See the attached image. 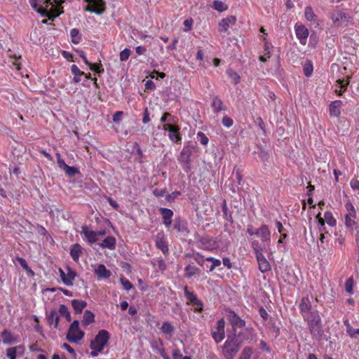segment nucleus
Returning a JSON list of instances; mask_svg holds the SVG:
<instances>
[{"mask_svg":"<svg viewBox=\"0 0 359 359\" xmlns=\"http://www.w3.org/2000/svg\"><path fill=\"white\" fill-rule=\"evenodd\" d=\"M304 320L307 322L309 329L313 339L320 340L323 336L321 318L317 310H313L311 313H306L302 316Z\"/></svg>","mask_w":359,"mask_h":359,"instance_id":"f257e3e1","label":"nucleus"},{"mask_svg":"<svg viewBox=\"0 0 359 359\" xmlns=\"http://www.w3.org/2000/svg\"><path fill=\"white\" fill-rule=\"evenodd\" d=\"M241 347V344L236 337V334H229L222 346V354L225 359H233Z\"/></svg>","mask_w":359,"mask_h":359,"instance_id":"f03ea898","label":"nucleus"},{"mask_svg":"<svg viewBox=\"0 0 359 359\" xmlns=\"http://www.w3.org/2000/svg\"><path fill=\"white\" fill-rule=\"evenodd\" d=\"M109 338L110 334L107 330H100L94 339H93L90 342V348L92 350L90 352V356H97L98 354L103 351L104 346L107 344Z\"/></svg>","mask_w":359,"mask_h":359,"instance_id":"7ed1b4c3","label":"nucleus"},{"mask_svg":"<svg viewBox=\"0 0 359 359\" xmlns=\"http://www.w3.org/2000/svg\"><path fill=\"white\" fill-rule=\"evenodd\" d=\"M29 2L34 10L41 14L42 17H47L48 20H53L60 15V13L50 14L47 11L49 6H53V2H50L48 0H29Z\"/></svg>","mask_w":359,"mask_h":359,"instance_id":"20e7f679","label":"nucleus"},{"mask_svg":"<svg viewBox=\"0 0 359 359\" xmlns=\"http://www.w3.org/2000/svg\"><path fill=\"white\" fill-rule=\"evenodd\" d=\"M85 335V332L81 330L79 322L77 320H74L68 330L66 335V339L70 343H79Z\"/></svg>","mask_w":359,"mask_h":359,"instance_id":"39448f33","label":"nucleus"},{"mask_svg":"<svg viewBox=\"0 0 359 359\" xmlns=\"http://www.w3.org/2000/svg\"><path fill=\"white\" fill-rule=\"evenodd\" d=\"M83 1L88 4L84 8L85 11L97 15H102L105 11L106 5L104 0H83Z\"/></svg>","mask_w":359,"mask_h":359,"instance_id":"423d86ee","label":"nucleus"},{"mask_svg":"<svg viewBox=\"0 0 359 359\" xmlns=\"http://www.w3.org/2000/svg\"><path fill=\"white\" fill-rule=\"evenodd\" d=\"M163 130L168 131V137L172 142L175 144L181 143L182 137L180 132V128L177 125L167 123L163 124Z\"/></svg>","mask_w":359,"mask_h":359,"instance_id":"0eeeda50","label":"nucleus"},{"mask_svg":"<svg viewBox=\"0 0 359 359\" xmlns=\"http://www.w3.org/2000/svg\"><path fill=\"white\" fill-rule=\"evenodd\" d=\"M196 245L198 249L206 251H213L218 247L215 239L208 236L201 237L198 239L196 242Z\"/></svg>","mask_w":359,"mask_h":359,"instance_id":"6e6552de","label":"nucleus"},{"mask_svg":"<svg viewBox=\"0 0 359 359\" xmlns=\"http://www.w3.org/2000/svg\"><path fill=\"white\" fill-rule=\"evenodd\" d=\"M212 337L216 344L220 343L225 337V320L220 318L217 320L216 326L211 332Z\"/></svg>","mask_w":359,"mask_h":359,"instance_id":"1a4fd4ad","label":"nucleus"},{"mask_svg":"<svg viewBox=\"0 0 359 359\" xmlns=\"http://www.w3.org/2000/svg\"><path fill=\"white\" fill-rule=\"evenodd\" d=\"M226 317L232 327L233 333H236L237 328H243L245 326V321L233 310L226 311Z\"/></svg>","mask_w":359,"mask_h":359,"instance_id":"9d476101","label":"nucleus"},{"mask_svg":"<svg viewBox=\"0 0 359 359\" xmlns=\"http://www.w3.org/2000/svg\"><path fill=\"white\" fill-rule=\"evenodd\" d=\"M295 34L302 45H306L309 34V29L302 24L296 23L294 26Z\"/></svg>","mask_w":359,"mask_h":359,"instance_id":"9b49d317","label":"nucleus"},{"mask_svg":"<svg viewBox=\"0 0 359 359\" xmlns=\"http://www.w3.org/2000/svg\"><path fill=\"white\" fill-rule=\"evenodd\" d=\"M191 154L190 149L184 147L178 157L179 162L183 165V168L186 171L189 170Z\"/></svg>","mask_w":359,"mask_h":359,"instance_id":"f8f14e48","label":"nucleus"},{"mask_svg":"<svg viewBox=\"0 0 359 359\" xmlns=\"http://www.w3.org/2000/svg\"><path fill=\"white\" fill-rule=\"evenodd\" d=\"M156 247L159 249L164 255H168L169 252L168 245L167 243L164 233L163 231L158 232L156 236L155 239Z\"/></svg>","mask_w":359,"mask_h":359,"instance_id":"ddd939ff","label":"nucleus"},{"mask_svg":"<svg viewBox=\"0 0 359 359\" xmlns=\"http://www.w3.org/2000/svg\"><path fill=\"white\" fill-rule=\"evenodd\" d=\"M331 20L334 25L339 27L343 22H348L350 16L341 11H337L331 14Z\"/></svg>","mask_w":359,"mask_h":359,"instance_id":"4468645a","label":"nucleus"},{"mask_svg":"<svg viewBox=\"0 0 359 359\" xmlns=\"http://www.w3.org/2000/svg\"><path fill=\"white\" fill-rule=\"evenodd\" d=\"M59 272L63 283L67 286H72L73 285V280L76 277V273L69 268H68L67 273H65L62 269H60Z\"/></svg>","mask_w":359,"mask_h":359,"instance_id":"2eb2a0df","label":"nucleus"},{"mask_svg":"<svg viewBox=\"0 0 359 359\" xmlns=\"http://www.w3.org/2000/svg\"><path fill=\"white\" fill-rule=\"evenodd\" d=\"M160 212L162 215L163 223L166 228H170L172 224V217L173 216L172 210L168 208H160Z\"/></svg>","mask_w":359,"mask_h":359,"instance_id":"dca6fc26","label":"nucleus"},{"mask_svg":"<svg viewBox=\"0 0 359 359\" xmlns=\"http://www.w3.org/2000/svg\"><path fill=\"white\" fill-rule=\"evenodd\" d=\"M81 233L85 236L87 241L91 244L95 243L98 241L96 231L89 229L87 226H83L81 227Z\"/></svg>","mask_w":359,"mask_h":359,"instance_id":"f3484780","label":"nucleus"},{"mask_svg":"<svg viewBox=\"0 0 359 359\" xmlns=\"http://www.w3.org/2000/svg\"><path fill=\"white\" fill-rule=\"evenodd\" d=\"M257 260L258 262L259 269L262 273H266L271 270V264L263 254H258Z\"/></svg>","mask_w":359,"mask_h":359,"instance_id":"a211bd4d","label":"nucleus"},{"mask_svg":"<svg viewBox=\"0 0 359 359\" xmlns=\"http://www.w3.org/2000/svg\"><path fill=\"white\" fill-rule=\"evenodd\" d=\"M312 296H311V298L309 297V294H307L306 297H304L301 302L299 304V309L302 312V315L304 316L306 313H311L313 311V309H311V299H312Z\"/></svg>","mask_w":359,"mask_h":359,"instance_id":"6ab92c4d","label":"nucleus"},{"mask_svg":"<svg viewBox=\"0 0 359 359\" xmlns=\"http://www.w3.org/2000/svg\"><path fill=\"white\" fill-rule=\"evenodd\" d=\"M342 102L341 100H334L330 104L329 111L331 116L339 117L341 115V109Z\"/></svg>","mask_w":359,"mask_h":359,"instance_id":"aec40b11","label":"nucleus"},{"mask_svg":"<svg viewBox=\"0 0 359 359\" xmlns=\"http://www.w3.org/2000/svg\"><path fill=\"white\" fill-rule=\"evenodd\" d=\"M236 19L234 16H231L229 18H223L219 23L218 25V31L220 33H224L228 31L229 28V25L231 23H235Z\"/></svg>","mask_w":359,"mask_h":359,"instance_id":"412c9836","label":"nucleus"},{"mask_svg":"<svg viewBox=\"0 0 359 359\" xmlns=\"http://www.w3.org/2000/svg\"><path fill=\"white\" fill-rule=\"evenodd\" d=\"M256 236L259 237L263 242L270 241L271 233L268 226L265 224L255 231Z\"/></svg>","mask_w":359,"mask_h":359,"instance_id":"4be33fe9","label":"nucleus"},{"mask_svg":"<svg viewBox=\"0 0 359 359\" xmlns=\"http://www.w3.org/2000/svg\"><path fill=\"white\" fill-rule=\"evenodd\" d=\"M95 273L97 276L98 278H108L111 275V271L102 264L97 266L95 269Z\"/></svg>","mask_w":359,"mask_h":359,"instance_id":"5701e85b","label":"nucleus"},{"mask_svg":"<svg viewBox=\"0 0 359 359\" xmlns=\"http://www.w3.org/2000/svg\"><path fill=\"white\" fill-rule=\"evenodd\" d=\"M71 304L76 314L81 313L83 310L87 306V302L80 299H72Z\"/></svg>","mask_w":359,"mask_h":359,"instance_id":"b1692460","label":"nucleus"},{"mask_svg":"<svg viewBox=\"0 0 359 359\" xmlns=\"http://www.w3.org/2000/svg\"><path fill=\"white\" fill-rule=\"evenodd\" d=\"M211 106L213 111L216 113L226 109V107L222 100L218 96L213 97Z\"/></svg>","mask_w":359,"mask_h":359,"instance_id":"393cba45","label":"nucleus"},{"mask_svg":"<svg viewBox=\"0 0 359 359\" xmlns=\"http://www.w3.org/2000/svg\"><path fill=\"white\" fill-rule=\"evenodd\" d=\"M116 241L114 237L107 236L100 244L102 248H107L109 250H114L116 248Z\"/></svg>","mask_w":359,"mask_h":359,"instance_id":"a878e982","label":"nucleus"},{"mask_svg":"<svg viewBox=\"0 0 359 359\" xmlns=\"http://www.w3.org/2000/svg\"><path fill=\"white\" fill-rule=\"evenodd\" d=\"M82 252V247L79 243H75L70 248V255L74 262H78Z\"/></svg>","mask_w":359,"mask_h":359,"instance_id":"bb28decb","label":"nucleus"},{"mask_svg":"<svg viewBox=\"0 0 359 359\" xmlns=\"http://www.w3.org/2000/svg\"><path fill=\"white\" fill-rule=\"evenodd\" d=\"M1 338L4 344H11L16 342L17 339L8 330H5L1 332Z\"/></svg>","mask_w":359,"mask_h":359,"instance_id":"cd10ccee","label":"nucleus"},{"mask_svg":"<svg viewBox=\"0 0 359 359\" xmlns=\"http://www.w3.org/2000/svg\"><path fill=\"white\" fill-rule=\"evenodd\" d=\"M95 321V315L89 310L84 311L82 320V324L84 327H87Z\"/></svg>","mask_w":359,"mask_h":359,"instance_id":"c85d7f7f","label":"nucleus"},{"mask_svg":"<svg viewBox=\"0 0 359 359\" xmlns=\"http://www.w3.org/2000/svg\"><path fill=\"white\" fill-rule=\"evenodd\" d=\"M355 217H345L344 224L351 233H353L354 230H358L359 228L358 224L355 222Z\"/></svg>","mask_w":359,"mask_h":359,"instance_id":"c756f323","label":"nucleus"},{"mask_svg":"<svg viewBox=\"0 0 359 359\" xmlns=\"http://www.w3.org/2000/svg\"><path fill=\"white\" fill-rule=\"evenodd\" d=\"M199 272V269L194 264H189L184 268V276L191 278Z\"/></svg>","mask_w":359,"mask_h":359,"instance_id":"7c9ffc66","label":"nucleus"},{"mask_svg":"<svg viewBox=\"0 0 359 359\" xmlns=\"http://www.w3.org/2000/svg\"><path fill=\"white\" fill-rule=\"evenodd\" d=\"M48 321L50 325H53L54 328L57 329L59 324V316L55 310H52L48 316Z\"/></svg>","mask_w":359,"mask_h":359,"instance_id":"2f4dec72","label":"nucleus"},{"mask_svg":"<svg viewBox=\"0 0 359 359\" xmlns=\"http://www.w3.org/2000/svg\"><path fill=\"white\" fill-rule=\"evenodd\" d=\"M222 210L224 218L230 222H233L232 212L229 210L225 200L222 203Z\"/></svg>","mask_w":359,"mask_h":359,"instance_id":"473e14b6","label":"nucleus"},{"mask_svg":"<svg viewBox=\"0 0 359 359\" xmlns=\"http://www.w3.org/2000/svg\"><path fill=\"white\" fill-rule=\"evenodd\" d=\"M345 208H346V210L345 217L356 218V215H357L356 210H355L353 205L350 201H348L345 204Z\"/></svg>","mask_w":359,"mask_h":359,"instance_id":"72a5a7b5","label":"nucleus"},{"mask_svg":"<svg viewBox=\"0 0 359 359\" xmlns=\"http://www.w3.org/2000/svg\"><path fill=\"white\" fill-rule=\"evenodd\" d=\"M58 312L61 316L65 318L67 322H70L72 320L70 312L69 311L68 308L65 305L61 304L59 307Z\"/></svg>","mask_w":359,"mask_h":359,"instance_id":"f704fd0d","label":"nucleus"},{"mask_svg":"<svg viewBox=\"0 0 359 359\" xmlns=\"http://www.w3.org/2000/svg\"><path fill=\"white\" fill-rule=\"evenodd\" d=\"M280 27L283 31H285V33L290 31L289 16L285 14L282 16Z\"/></svg>","mask_w":359,"mask_h":359,"instance_id":"c9c22d12","label":"nucleus"},{"mask_svg":"<svg viewBox=\"0 0 359 359\" xmlns=\"http://www.w3.org/2000/svg\"><path fill=\"white\" fill-rule=\"evenodd\" d=\"M212 7L215 10L219 11V12H223L228 9V6L226 4H225L224 3H223L222 1H219V0H215L212 2Z\"/></svg>","mask_w":359,"mask_h":359,"instance_id":"e433bc0d","label":"nucleus"},{"mask_svg":"<svg viewBox=\"0 0 359 359\" xmlns=\"http://www.w3.org/2000/svg\"><path fill=\"white\" fill-rule=\"evenodd\" d=\"M226 74H227L228 76L232 80V82L235 85L238 84L240 82L241 76L234 70L229 69L226 71Z\"/></svg>","mask_w":359,"mask_h":359,"instance_id":"4c0bfd02","label":"nucleus"},{"mask_svg":"<svg viewBox=\"0 0 359 359\" xmlns=\"http://www.w3.org/2000/svg\"><path fill=\"white\" fill-rule=\"evenodd\" d=\"M303 70L306 76L309 77L311 76L313 67L311 61L306 60L303 65Z\"/></svg>","mask_w":359,"mask_h":359,"instance_id":"58836bf2","label":"nucleus"},{"mask_svg":"<svg viewBox=\"0 0 359 359\" xmlns=\"http://www.w3.org/2000/svg\"><path fill=\"white\" fill-rule=\"evenodd\" d=\"M70 36L72 38V42L75 44L79 43L81 41V35L78 29L74 28L70 30Z\"/></svg>","mask_w":359,"mask_h":359,"instance_id":"ea45409f","label":"nucleus"},{"mask_svg":"<svg viewBox=\"0 0 359 359\" xmlns=\"http://www.w3.org/2000/svg\"><path fill=\"white\" fill-rule=\"evenodd\" d=\"M252 353V348L246 346L243 349L238 359H250Z\"/></svg>","mask_w":359,"mask_h":359,"instance_id":"a19ab883","label":"nucleus"},{"mask_svg":"<svg viewBox=\"0 0 359 359\" xmlns=\"http://www.w3.org/2000/svg\"><path fill=\"white\" fill-rule=\"evenodd\" d=\"M205 260L212 262L211 266L209 267V271L210 272L213 271L216 267H218L221 265V261L212 257H206Z\"/></svg>","mask_w":359,"mask_h":359,"instance_id":"79ce46f5","label":"nucleus"},{"mask_svg":"<svg viewBox=\"0 0 359 359\" xmlns=\"http://www.w3.org/2000/svg\"><path fill=\"white\" fill-rule=\"evenodd\" d=\"M161 331L166 334H171L174 332V327L168 322H164L161 328Z\"/></svg>","mask_w":359,"mask_h":359,"instance_id":"37998d69","label":"nucleus"},{"mask_svg":"<svg viewBox=\"0 0 359 359\" xmlns=\"http://www.w3.org/2000/svg\"><path fill=\"white\" fill-rule=\"evenodd\" d=\"M324 217L326 223L330 226H334L337 224L336 219L334 218L332 213L330 212H325Z\"/></svg>","mask_w":359,"mask_h":359,"instance_id":"c03bdc74","label":"nucleus"},{"mask_svg":"<svg viewBox=\"0 0 359 359\" xmlns=\"http://www.w3.org/2000/svg\"><path fill=\"white\" fill-rule=\"evenodd\" d=\"M160 121L161 123H164V124L166 123L165 122H168L169 123H175L177 122L175 118L168 112L163 113Z\"/></svg>","mask_w":359,"mask_h":359,"instance_id":"a18cd8bd","label":"nucleus"},{"mask_svg":"<svg viewBox=\"0 0 359 359\" xmlns=\"http://www.w3.org/2000/svg\"><path fill=\"white\" fill-rule=\"evenodd\" d=\"M184 296L189 301L187 302V304H190L191 302H193L194 301H196L198 299L196 295H195L194 294V292L189 291L187 286H185L184 287Z\"/></svg>","mask_w":359,"mask_h":359,"instance_id":"49530a36","label":"nucleus"},{"mask_svg":"<svg viewBox=\"0 0 359 359\" xmlns=\"http://www.w3.org/2000/svg\"><path fill=\"white\" fill-rule=\"evenodd\" d=\"M193 305V311L195 313H201L203 311V302L197 299L196 301H194L191 303Z\"/></svg>","mask_w":359,"mask_h":359,"instance_id":"de8ad7c7","label":"nucleus"},{"mask_svg":"<svg viewBox=\"0 0 359 359\" xmlns=\"http://www.w3.org/2000/svg\"><path fill=\"white\" fill-rule=\"evenodd\" d=\"M88 66L92 71H94L97 74L104 72V68L100 62L99 63H90Z\"/></svg>","mask_w":359,"mask_h":359,"instance_id":"09e8293b","label":"nucleus"},{"mask_svg":"<svg viewBox=\"0 0 359 359\" xmlns=\"http://www.w3.org/2000/svg\"><path fill=\"white\" fill-rule=\"evenodd\" d=\"M197 139L198 142L203 146H207L209 142L208 137L203 132H198L197 133Z\"/></svg>","mask_w":359,"mask_h":359,"instance_id":"8fccbe9b","label":"nucleus"},{"mask_svg":"<svg viewBox=\"0 0 359 359\" xmlns=\"http://www.w3.org/2000/svg\"><path fill=\"white\" fill-rule=\"evenodd\" d=\"M22 346H18L17 347H11L6 350V355L9 358V359H15L16 358V353L17 348H22Z\"/></svg>","mask_w":359,"mask_h":359,"instance_id":"3c124183","label":"nucleus"},{"mask_svg":"<svg viewBox=\"0 0 359 359\" xmlns=\"http://www.w3.org/2000/svg\"><path fill=\"white\" fill-rule=\"evenodd\" d=\"M354 286V280L353 278H349L346 280L345 283V290L346 292L349 294L353 293V289Z\"/></svg>","mask_w":359,"mask_h":359,"instance_id":"603ef678","label":"nucleus"},{"mask_svg":"<svg viewBox=\"0 0 359 359\" xmlns=\"http://www.w3.org/2000/svg\"><path fill=\"white\" fill-rule=\"evenodd\" d=\"M64 170H65V173L69 177H72L76 174L79 172V170L77 168H76L75 167L69 166V165L66 166L65 168L64 169Z\"/></svg>","mask_w":359,"mask_h":359,"instance_id":"864d4df0","label":"nucleus"},{"mask_svg":"<svg viewBox=\"0 0 359 359\" xmlns=\"http://www.w3.org/2000/svg\"><path fill=\"white\" fill-rule=\"evenodd\" d=\"M305 17L307 20L312 21L314 20L316 15L313 11V9L311 6H307L305 8Z\"/></svg>","mask_w":359,"mask_h":359,"instance_id":"5fc2aeb1","label":"nucleus"},{"mask_svg":"<svg viewBox=\"0 0 359 359\" xmlns=\"http://www.w3.org/2000/svg\"><path fill=\"white\" fill-rule=\"evenodd\" d=\"M193 258L195 262L201 266L204 265V262L206 261L203 256L199 252L193 254Z\"/></svg>","mask_w":359,"mask_h":359,"instance_id":"6e6d98bb","label":"nucleus"},{"mask_svg":"<svg viewBox=\"0 0 359 359\" xmlns=\"http://www.w3.org/2000/svg\"><path fill=\"white\" fill-rule=\"evenodd\" d=\"M131 54V50L129 48H125L120 53V60L123 62L126 61Z\"/></svg>","mask_w":359,"mask_h":359,"instance_id":"4d7b16f0","label":"nucleus"},{"mask_svg":"<svg viewBox=\"0 0 359 359\" xmlns=\"http://www.w3.org/2000/svg\"><path fill=\"white\" fill-rule=\"evenodd\" d=\"M276 227L278 228L279 233L281 234L280 238L278 240V243H280L283 242V239L287 237V234L283 233V226L280 222H276Z\"/></svg>","mask_w":359,"mask_h":359,"instance_id":"13d9d810","label":"nucleus"},{"mask_svg":"<svg viewBox=\"0 0 359 359\" xmlns=\"http://www.w3.org/2000/svg\"><path fill=\"white\" fill-rule=\"evenodd\" d=\"M120 282L126 290L128 291L133 288L132 283L128 279L121 278Z\"/></svg>","mask_w":359,"mask_h":359,"instance_id":"bf43d9fd","label":"nucleus"},{"mask_svg":"<svg viewBox=\"0 0 359 359\" xmlns=\"http://www.w3.org/2000/svg\"><path fill=\"white\" fill-rule=\"evenodd\" d=\"M173 228L177 232H182L185 230L184 225L181 224V222L180 219L175 221L174 224H173Z\"/></svg>","mask_w":359,"mask_h":359,"instance_id":"052dcab7","label":"nucleus"},{"mask_svg":"<svg viewBox=\"0 0 359 359\" xmlns=\"http://www.w3.org/2000/svg\"><path fill=\"white\" fill-rule=\"evenodd\" d=\"M222 124L226 127V128H230L231 126H233V121L231 118L227 116H224L223 118H222Z\"/></svg>","mask_w":359,"mask_h":359,"instance_id":"680f3d73","label":"nucleus"},{"mask_svg":"<svg viewBox=\"0 0 359 359\" xmlns=\"http://www.w3.org/2000/svg\"><path fill=\"white\" fill-rule=\"evenodd\" d=\"M71 72L74 76H83L85 74V73L81 71L80 69L76 65H72L71 66Z\"/></svg>","mask_w":359,"mask_h":359,"instance_id":"e2e57ef3","label":"nucleus"},{"mask_svg":"<svg viewBox=\"0 0 359 359\" xmlns=\"http://www.w3.org/2000/svg\"><path fill=\"white\" fill-rule=\"evenodd\" d=\"M337 82L339 84V88L344 89V90H346L348 85L349 84V81L348 79L345 80L344 79H339Z\"/></svg>","mask_w":359,"mask_h":359,"instance_id":"0e129e2a","label":"nucleus"},{"mask_svg":"<svg viewBox=\"0 0 359 359\" xmlns=\"http://www.w3.org/2000/svg\"><path fill=\"white\" fill-rule=\"evenodd\" d=\"M181 195L180 191H175L166 196L165 198L168 201H174L177 197Z\"/></svg>","mask_w":359,"mask_h":359,"instance_id":"69168bd1","label":"nucleus"},{"mask_svg":"<svg viewBox=\"0 0 359 359\" xmlns=\"http://www.w3.org/2000/svg\"><path fill=\"white\" fill-rule=\"evenodd\" d=\"M172 358L173 359H182L183 355L182 354L179 348H175L172 351Z\"/></svg>","mask_w":359,"mask_h":359,"instance_id":"338daca9","label":"nucleus"},{"mask_svg":"<svg viewBox=\"0 0 359 359\" xmlns=\"http://www.w3.org/2000/svg\"><path fill=\"white\" fill-rule=\"evenodd\" d=\"M350 185L353 190H359V180L358 179H352L350 182Z\"/></svg>","mask_w":359,"mask_h":359,"instance_id":"774afa93","label":"nucleus"}]
</instances>
